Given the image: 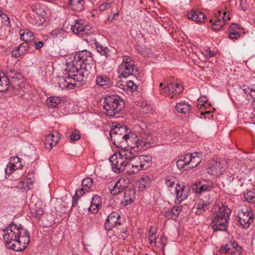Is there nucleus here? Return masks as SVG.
I'll return each mask as SVG.
<instances>
[{"instance_id":"72a5a7b5","label":"nucleus","mask_w":255,"mask_h":255,"mask_svg":"<svg viewBox=\"0 0 255 255\" xmlns=\"http://www.w3.org/2000/svg\"><path fill=\"white\" fill-rule=\"evenodd\" d=\"M243 93L247 95V98L248 100H252L253 108L255 109V90L250 88L243 90Z\"/></svg>"},{"instance_id":"69168bd1","label":"nucleus","mask_w":255,"mask_h":255,"mask_svg":"<svg viewBox=\"0 0 255 255\" xmlns=\"http://www.w3.org/2000/svg\"><path fill=\"white\" fill-rule=\"evenodd\" d=\"M12 55L15 57V54H17V52H16V50L12 51Z\"/></svg>"},{"instance_id":"a211bd4d","label":"nucleus","mask_w":255,"mask_h":255,"mask_svg":"<svg viewBox=\"0 0 255 255\" xmlns=\"http://www.w3.org/2000/svg\"><path fill=\"white\" fill-rule=\"evenodd\" d=\"M212 199L209 195L202 197L197 206L196 213L198 215L202 214L208 209L209 205L212 202Z\"/></svg>"},{"instance_id":"cd10ccee","label":"nucleus","mask_w":255,"mask_h":255,"mask_svg":"<svg viewBox=\"0 0 255 255\" xmlns=\"http://www.w3.org/2000/svg\"><path fill=\"white\" fill-rule=\"evenodd\" d=\"M211 188V186L203 183L202 182H198L194 184L193 187V190L195 192L199 194L208 191Z\"/></svg>"},{"instance_id":"a18cd8bd","label":"nucleus","mask_w":255,"mask_h":255,"mask_svg":"<svg viewBox=\"0 0 255 255\" xmlns=\"http://www.w3.org/2000/svg\"><path fill=\"white\" fill-rule=\"evenodd\" d=\"M240 36V34L238 31H230V33L229 34V37L230 39H238Z\"/></svg>"},{"instance_id":"c9c22d12","label":"nucleus","mask_w":255,"mask_h":255,"mask_svg":"<svg viewBox=\"0 0 255 255\" xmlns=\"http://www.w3.org/2000/svg\"><path fill=\"white\" fill-rule=\"evenodd\" d=\"M61 102V99L58 97H51L47 100V104L49 107L55 108Z\"/></svg>"},{"instance_id":"5701e85b","label":"nucleus","mask_w":255,"mask_h":255,"mask_svg":"<svg viewBox=\"0 0 255 255\" xmlns=\"http://www.w3.org/2000/svg\"><path fill=\"white\" fill-rule=\"evenodd\" d=\"M71 29L74 33L79 34L82 35H84L88 33L86 26L83 25L81 19L76 20L75 24L71 26Z\"/></svg>"},{"instance_id":"6e6d98bb","label":"nucleus","mask_w":255,"mask_h":255,"mask_svg":"<svg viewBox=\"0 0 255 255\" xmlns=\"http://www.w3.org/2000/svg\"><path fill=\"white\" fill-rule=\"evenodd\" d=\"M238 28V25L237 24L232 23L229 27L230 31H233L236 29Z\"/></svg>"},{"instance_id":"864d4df0","label":"nucleus","mask_w":255,"mask_h":255,"mask_svg":"<svg viewBox=\"0 0 255 255\" xmlns=\"http://www.w3.org/2000/svg\"><path fill=\"white\" fill-rule=\"evenodd\" d=\"M43 45V43L42 41H38L35 43V48L36 49L41 48Z\"/></svg>"},{"instance_id":"dca6fc26","label":"nucleus","mask_w":255,"mask_h":255,"mask_svg":"<svg viewBox=\"0 0 255 255\" xmlns=\"http://www.w3.org/2000/svg\"><path fill=\"white\" fill-rule=\"evenodd\" d=\"M175 192L177 201L181 203L188 196L190 190L188 187L178 183L175 188Z\"/></svg>"},{"instance_id":"4be33fe9","label":"nucleus","mask_w":255,"mask_h":255,"mask_svg":"<svg viewBox=\"0 0 255 255\" xmlns=\"http://www.w3.org/2000/svg\"><path fill=\"white\" fill-rule=\"evenodd\" d=\"M102 206L101 198L98 195L94 196L90 206L88 208L90 212L92 213H97Z\"/></svg>"},{"instance_id":"1a4fd4ad","label":"nucleus","mask_w":255,"mask_h":255,"mask_svg":"<svg viewBox=\"0 0 255 255\" xmlns=\"http://www.w3.org/2000/svg\"><path fill=\"white\" fill-rule=\"evenodd\" d=\"M227 168L228 163L225 159L217 158L210 162L208 166L207 172L212 176L219 177L223 174Z\"/></svg>"},{"instance_id":"bb28decb","label":"nucleus","mask_w":255,"mask_h":255,"mask_svg":"<svg viewBox=\"0 0 255 255\" xmlns=\"http://www.w3.org/2000/svg\"><path fill=\"white\" fill-rule=\"evenodd\" d=\"M9 88V81L8 74L0 73V92H5Z\"/></svg>"},{"instance_id":"3c124183","label":"nucleus","mask_w":255,"mask_h":255,"mask_svg":"<svg viewBox=\"0 0 255 255\" xmlns=\"http://www.w3.org/2000/svg\"><path fill=\"white\" fill-rule=\"evenodd\" d=\"M246 2V0H240L241 7L244 10L247 9Z\"/></svg>"},{"instance_id":"7ed1b4c3","label":"nucleus","mask_w":255,"mask_h":255,"mask_svg":"<svg viewBox=\"0 0 255 255\" xmlns=\"http://www.w3.org/2000/svg\"><path fill=\"white\" fill-rule=\"evenodd\" d=\"M3 239L10 250L16 252L23 251L30 241L28 232L23 226L12 223L3 230Z\"/></svg>"},{"instance_id":"20e7f679","label":"nucleus","mask_w":255,"mask_h":255,"mask_svg":"<svg viewBox=\"0 0 255 255\" xmlns=\"http://www.w3.org/2000/svg\"><path fill=\"white\" fill-rule=\"evenodd\" d=\"M231 213V210L227 205L218 206L214 213L211 222L213 231H225L227 229L228 223Z\"/></svg>"},{"instance_id":"f3484780","label":"nucleus","mask_w":255,"mask_h":255,"mask_svg":"<svg viewBox=\"0 0 255 255\" xmlns=\"http://www.w3.org/2000/svg\"><path fill=\"white\" fill-rule=\"evenodd\" d=\"M183 90L182 86L177 84L172 83L162 89V93L166 94H172L171 98H173V95L180 94Z\"/></svg>"},{"instance_id":"338daca9","label":"nucleus","mask_w":255,"mask_h":255,"mask_svg":"<svg viewBox=\"0 0 255 255\" xmlns=\"http://www.w3.org/2000/svg\"><path fill=\"white\" fill-rule=\"evenodd\" d=\"M121 86L125 87V86L123 85V84H120L119 85V87H120Z\"/></svg>"},{"instance_id":"7c9ffc66","label":"nucleus","mask_w":255,"mask_h":255,"mask_svg":"<svg viewBox=\"0 0 255 255\" xmlns=\"http://www.w3.org/2000/svg\"><path fill=\"white\" fill-rule=\"evenodd\" d=\"M66 32L62 28L53 30L50 33L51 38L62 40L66 37Z\"/></svg>"},{"instance_id":"6e6552de","label":"nucleus","mask_w":255,"mask_h":255,"mask_svg":"<svg viewBox=\"0 0 255 255\" xmlns=\"http://www.w3.org/2000/svg\"><path fill=\"white\" fill-rule=\"evenodd\" d=\"M128 132L126 127L115 126L111 129L110 133L113 143L121 149L127 148L124 145Z\"/></svg>"},{"instance_id":"4c0bfd02","label":"nucleus","mask_w":255,"mask_h":255,"mask_svg":"<svg viewBox=\"0 0 255 255\" xmlns=\"http://www.w3.org/2000/svg\"><path fill=\"white\" fill-rule=\"evenodd\" d=\"M32 214L33 217L39 220L44 214V208L36 205L35 209L32 212Z\"/></svg>"},{"instance_id":"ea45409f","label":"nucleus","mask_w":255,"mask_h":255,"mask_svg":"<svg viewBox=\"0 0 255 255\" xmlns=\"http://www.w3.org/2000/svg\"><path fill=\"white\" fill-rule=\"evenodd\" d=\"M245 200L249 202L255 203V192L249 191L244 195Z\"/></svg>"},{"instance_id":"2eb2a0df","label":"nucleus","mask_w":255,"mask_h":255,"mask_svg":"<svg viewBox=\"0 0 255 255\" xmlns=\"http://www.w3.org/2000/svg\"><path fill=\"white\" fill-rule=\"evenodd\" d=\"M128 187V183L124 179L118 180L114 185L109 186L111 193L114 195H117L123 191H125Z\"/></svg>"},{"instance_id":"c756f323","label":"nucleus","mask_w":255,"mask_h":255,"mask_svg":"<svg viewBox=\"0 0 255 255\" xmlns=\"http://www.w3.org/2000/svg\"><path fill=\"white\" fill-rule=\"evenodd\" d=\"M20 39L25 42H31L34 39V35L32 32L27 29H21L19 31Z\"/></svg>"},{"instance_id":"ddd939ff","label":"nucleus","mask_w":255,"mask_h":255,"mask_svg":"<svg viewBox=\"0 0 255 255\" xmlns=\"http://www.w3.org/2000/svg\"><path fill=\"white\" fill-rule=\"evenodd\" d=\"M121 216L119 213L112 212L108 217L105 223V228L107 231H110L114 227L121 225Z\"/></svg>"},{"instance_id":"aec40b11","label":"nucleus","mask_w":255,"mask_h":255,"mask_svg":"<svg viewBox=\"0 0 255 255\" xmlns=\"http://www.w3.org/2000/svg\"><path fill=\"white\" fill-rule=\"evenodd\" d=\"M135 190L133 189H126L124 192V198L121 201V204L123 206H127L134 201Z\"/></svg>"},{"instance_id":"473e14b6","label":"nucleus","mask_w":255,"mask_h":255,"mask_svg":"<svg viewBox=\"0 0 255 255\" xmlns=\"http://www.w3.org/2000/svg\"><path fill=\"white\" fill-rule=\"evenodd\" d=\"M95 45L98 52L101 55L105 56L106 57L110 56V50L107 47H104L99 42L96 41Z\"/></svg>"},{"instance_id":"2f4dec72","label":"nucleus","mask_w":255,"mask_h":255,"mask_svg":"<svg viewBox=\"0 0 255 255\" xmlns=\"http://www.w3.org/2000/svg\"><path fill=\"white\" fill-rule=\"evenodd\" d=\"M175 109L178 113L187 114L190 113L191 108L189 105L181 102L176 104Z\"/></svg>"},{"instance_id":"5fc2aeb1","label":"nucleus","mask_w":255,"mask_h":255,"mask_svg":"<svg viewBox=\"0 0 255 255\" xmlns=\"http://www.w3.org/2000/svg\"><path fill=\"white\" fill-rule=\"evenodd\" d=\"M206 103V102H202V101L198 100V103H197V107L198 108H202L204 106V104Z\"/></svg>"},{"instance_id":"9b49d317","label":"nucleus","mask_w":255,"mask_h":255,"mask_svg":"<svg viewBox=\"0 0 255 255\" xmlns=\"http://www.w3.org/2000/svg\"><path fill=\"white\" fill-rule=\"evenodd\" d=\"M239 223L244 229H247L253 222L254 215L250 207L245 206L238 214Z\"/></svg>"},{"instance_id":"a19ab883","label":"nucleus","mask_w":255,"mask_h":255,"mask_svg":"<svg viewBox=\"0 0 255 255\" xmlns=\"http://www.w3.org/2000/svg\"><path fill=\"white\" fill-rule=\"evenodd\" d=\"M156 231H153L151 228L149 231L148 240L150 245L153 243L154 244H156Z\"/></svg>"},{"instance_id":"09e8293b","label":"nucleus","mask_w":255,"mask_h":255,"mask_svg":"<svg viewBox=\"0 0 255 255\" xmlns=\"http://www.w3.org/2000/svg\"><path fill=\"white\" fill-rule=\"evenodd\" d=\"M86 191L87 190H85L83 187H82L81 188L76 190L75 196L79 198L82 196Z\"/></svg>"},{"instance_id":"4d7b16f0","label":"nucleus","mask_w":255,"mask_h":255,"mask_svg":"<svg viewBox=\"0 0 255 255\" xmlns=\"http://www.w3.org/2000/svg\"><path fill=\"white\" fill-rule=\"evenodd\" d=\"M254 109V110L251 114L250 119L253 123H255V109Z\"/></svg>"},{"instance_id":"0eeeda50","label":"nucleus","mask_w":255,"mask_h":255,"mask_svg":"<svg viewBox=\"0 0 255 255\" xmlns=\"http://www.w3.org/2000/svg\"><path fill=\"white\" fill-rule=\"evenodd\" d=\"M119 73L124 78H127L130 75H134L137 78L139 75L138 69L135 66L134 61L131 57L129 56H124L123 62L119 66Z\"/></svg>"},{"instance_id":"393cba45","label":"nucleus","mask_w":255,"mask_h":255,"mask_svg":"<svg viewBox=\"0 0 255 255\" xmlns=\"http://www.w3.org/2000/svg\"><path fill=\"white\" fill-rule=\"evenodd\" d=\"M138 138V136L134 133L128 132L125 143H127L131 148L135 147L138 148L139 139Z\"/></svg>"},{"instance_id":"603ef678","label":"nucleus","mask_w":255,"mask_h":255,"mask_svg":"<svg viewBox=\"0 0 255 255\" xmlns=\"http://www.w3.org/2000/svg\"><path fill=\"white\" fill-rule=\"evenodd\" d=\"M165 184L168 187H172L174 185V181L169 179H166Z\"/></svg>"},{"instance_id":"9d476101","label":"nucleus","mask_w":255,"mask_h":255,"mask_svg":"<svg viewBox=\"0 0 255 255\" xmlns=\"http://www.w3.org/2000/svg\"><path fill=\"white\" fill-rule=\"evenodd\" d=\"M6 73L8 74L9 86L13 89H21L24 86V80L22 75L14 71L12 68H7Z\"/></svg>"},{"instance_id":"de8ad7c7","label":"nucleus","mask_w":255,"mask_h":255,"mask_svg":"<svg viewBox=\"0 0 255 255\" xmlns=\"http://www.w3.org/2000/svg\"><path fill=\"white\" fill-rule=\"evenodd\" d=\"M111 2H107L101 4L99 9L100 11H104L111 6Z\"/></svg>"},{"instance_id":"39448f33","label":"nucleus","mask_w":255,"mask_h":255,"mask_svg":"<svg viewBox=\"0 0 255 255\" xmlns=\"http://www.w3.org/2000/svg\"><path fill=\"white\" fill-rule=\"evenodd\" d=\"M123 100L117 95H111L106 97L104 108L108 116L113 117L119 114L124 108Z\"/></svg>"},{"instance_id":"680f3d73","label":"nucleus","mask_w":255,"mask_h":255,"mask_svg":"<svg viewBox=\"0 0 255 255\" xmlns=\"http://www.w3.org/2000/svg\"><path fill=\"white\" fill-rule=\"evenodd\" d=\"M165 240H166V238H165V237H164V236H161V237L160 241H161V243H162L163 246L164 245V243L165 241Z\"/></svg>"},{"instance_id":"e433bc0d","label":"nucleus","mask_w":255,"mask_h":255,"mask_svg":"<svg viewBox=\"0 0 255 255\" xmlns=\"http://www.w3.org/2000/svg\"><path fill=\"white\" fill-rule=\"evenodd\" d=\"M224 14V16L223 17V18L222 19H219L215 21L212 24V28L213 30H214L215 31H218L221 29L223 26V25L225 24V18L226 13L225 12Z\"/></svg>"},{"instance_id":"b1692460","label":"nucleus","mask_w":255,"mask_h":255,"mask_svg":"<svg viewBox=\"0 0 255 255\" xmlns=\"http://www.w3.org/2000/svg\"><path fill=\"white\" fill-rule=\"evenodd\" d=\"M187 16L188 18L199 22L204 21L206 18L205 15L198 10H192L187 13Z\"/></svg>"},{"instance_id":"c85d7f7f","label":"nucleus","mask_w":255,"mask_h":255,"mask_svg":"<svg viewBox=\"0 0 255 255\" xmlns=\"http://www.w3.org/2000/svg\"><path fill=\"white\" fill-rule=\"evenodd\" d=\"M85 2L84 0H69L68 5L72 6V9L81 11L84 9Z\"/></svg>"},{"instance_id":"412c9836","label":"nucleus","mask_w":255,"mask_h":255,"mask_svg":"<svg viewBox=\"0 0 255 255\" xmlns=\"http://www.w3.org/2000/svg\"><path fill=\"white\" fill-rule=\"evenodd\" d=\"M59 139V133L57 132L55 133H51L47 135L45 142L46 148L51 149L56 145Z\"/></svg>"},{"instance_id":"774afa93","label":"nucleus","mask_w":255,"mask_h":255,"mask_svg":"<svg viewBox=\"0 0 255 255\" xmlns=\"http://www.w3.org/2000/svg\"><path fill=\"white\" fill-rule=\"evenodd\" d=\"M162 85H163L162 83H160V87H162Z\"/></svg>"},{"instance_id":"4468645a","label":"nucleus","mask_w":255,"mask_h":255,"mask_svg":"<svg viewBox=\"0 0 255 255\" xmlns=\"http://www.w3.org/2000/svg\"><path fill=\"white\" fill-rule=\"evenodd\" d=\"M22 168L20 159L18 156H14L10 158V161L5 169L6 174L10 175L13 171Z\"/></svg>"},{"instance_id":"58836bf2","label":"nucleus","mask_w":255,"mask_h":255,"mask_svg":"<svg viewBox=\"0 0 255 255\" xmlns=\"http://www.w3.org/2000/svg\"><path fill=\"white\" fill-rule=\"evenodd\" d=\"M93 184L92 178L87 177L82 180V186L85 190H88Z\"/></svg>"},{"instance_id":"79ce46f5","label":"nucleus","mask_w":255,"mask_h":255,"mask_svg":"<svg viewBox=\"0 0 255 255\" xmlns=\"http://www.w3.org/2000/svg\"><path fill=\"white\" fill-rule=\"evenodd\" d=\"M0 16L2 19V22L4 26H10V19L8 17L7 15L5 13H2L0 14Z\"/></svg>"},{"instance_id":"052dcab7","label":"nucleus","mask_w":255,"mask_h":255,"mask_svg":"<svg viewBox=\"0 0 255 255\" xmlns=\"http://www.w3.org/2000/svg\"><path fill=\"white\" fill-rule=\"evenodd\" d=\"M230 245H231V246H233V247L235 248L237 251H239V250H238V249H241V248L237 245V243H233L232 244H230Z\"/></svg>"},{"instance_id":"f704fd0d","label":"nucleus","mask_w":255,"mask_h":255,"mask_svg":"<svg viewBox=\"0 0 255 255\" xmlns=\"http://www.w3.org/2000/svg\"><path fill=\"white\" fill-rule=\"evenodd\" d=\"M28 42H25L20 44L16 49V52H17V54H15V57H18L19 56L25 53L28 49Z\"/></svg>"},{"instance_id":"49530a36","label":"nucleus","mask_w":255,"mask_h":255,"mask_svg":"<svg viewBox=\"0 0 255 255\" xmlns=\"http://www.w3.org/2000/svg\"><path fill=\"white\" fill-rule=\"evenodd\" d=\"M127 86L132 92L137 90V86L132 81H129L127 82Z\"/></svg>"},{"instance_id":"a878e982","label":"nucleus","mask_w":255,"mask_h":255,"mask_svg":"<svg viewBox=\"0 0 255 255\" xmlns=\"http://www.w3.org/2000/svg\"><path fill=\"white\" fill-rule=\"evenodd\" d=\"M182 209L181 206H174L171 209L168 210L165 213L164 216L167 219H175L178 217Z\"/></svg>"},{"instance_id":"423d86ee","label":"nucleus","mask_w":255,"mask_h":255,"mask_svg":"<svg viewBox=\"0 0 255 255\" xmlns=\"http://www.w3.org/2000/svg\"><path fill=\"white\" fill-rule=\"evenodd\" d=\"M200 153H187L183 159L176 162L177 166L180 171H188L195 168L201 162Z\"/></svg>"},{"instance_id":"c03bdc74","label":"nucleus","mask_w":255,"mask_h":255,"mask_svg":"<svg viewBox=\"0 0 255 255\" xmlns=\"http://www.w3.org/2000/svg\"><path fill=\"white\" fill-rule=\"evenodd\" d=\"M141 110L142 113L144 114H148L150 112L151 108L148 104H145L144 105H142Z\"/></svg>"},{"instance_id":"6ab92c4d","label":"nucleus","mask_w":255,"mask_h":255,"mask_svg":"<svg viewBox=\"0 0 255 255\" xmlns=\"http://www.w3.org/2000/svg\"><path fill=\"white\" fill-rule=\"evenodd\" d=\"M96 82L98 85L104 89L110 88L113 83L112 80L106 75L97 76Z\"/></svg>"},{"instance_id":"e2e57ef3","label":"nucleus","mask_w":255,"mask_h":255,"mask_svg":"<svg viewBox=\"0 0 255 255\" xmlns=\"http://www.w3.org/2000/svg\"><path fill=\"white\" fill-rule=\"evenodd\" d=\"M215 55V54L214 52L211 51H209V56L210 57H214Z\"/></svg>"},{"instance_id":"13d9d810","label":"nucleus","mask_w":255,"mask_h":255,"mask_svg":"<svg viewBox=\"0 0 255 255\" xmlns=\"http://www.w3.org/2000/svg\"><path fill=\"white\" fill-rule=\"evenodd\" d=\"M127 237V234L125 235L121 233V234L119 236V239L123 240L124 241L125 240Z\"/></svg>"},{"instance_id":"f8f14e48","label":"nucleus","mask_w":255,"mask_h":255,"mask_svg":"<svg viewBox=\"0 0 255 255\" xmlns=\"http://www.w3.org/2000/svg\"><path fill=\"white\" fill-rule=\"evenodd\" d=\"M138 149L145 150L151 146L153 142L152 135L148 132H143L138 135Z\"/></svg>"},{"instance_id":"f03ea898","label":"nucleus","mask_w":255,"mask_h":255,"mask_svg":"<svg viewBox=\"0 0 255 255\" xmlns=\"http://www.w3.org/2000/svg\"><path fill=\"white\" fill-rule=\"evenodd\" d=\"M94 68L92 53L86 50L79 51L75 55L73 62L67 64L60 83L64 84L65 87L72 88L76 81H84Z\"/></svg>"},{"instance_id":"8fccbe9b","label":"nucleus","mask_w":255,"mask_h":255,"mask_svg":"<svg viewBox=\"0 0 255 255\" xmlns=\"http://www.w3.org/2000/svg\"><path fill=\"white\" fill-rule=\"evenodd\" d=\"M231 247V245H230V244L223 245L221 247L220 252L221 253H227L228 251L230 250Z\"/></svg>"},{"instance_id":"0e129e2a","label":"nucleus","mask_w":255,"mask_h":255,"mask_svg":"<svg viewBox=\"0 0 255 255\" xmlns=\"http://www.w3.org/2000/svg\"><path fill=\"white\" fill-rule=\"evenodd\" d=\"M127 231H128L127 229L125 228V229H123L122 231H121V233L126 235V234H127Z\"/></svg>"},{"instance_id":"37998d69","label":"nucleus","mask_w":255,"mask_h":255,"mask_svg":"<svg viewBox=\"0 0 255 255\" xmlns=\"http://www.w3.org/2000/svg\"><path fill=\"white\" fill-rule=\"evenodd\" d=\"M81 137L80 132L78 130L74 131L71 135L70 139L72 141H76Z\"/></svg>"},{"instance_id":"bf43d9fd","label":"nucleus","mask_w":255,"mask_h":255,"mask_svg":"<svg viewBox=\"0 0 255 255\" xmlns=\"http://www.w3.org/2000/svg\"><path fill=\"white\" fill-rule=\"evenodd\" d=\"M79 198L74 196L73 198L72 206H75L77 204V200Z\"/></svg>"},{"instance_id":"f257e3e1","label":"nucleus","mask_w":255,"mask_h":255,"mask_svg":"<svg viewBox=\"0 0 255 255\" xmlns=\"http://www.w3.org/2000/svg\"><path fill=\"white\" fill-rule=\"evenodd\" d=\"M110 161L114 172H126L130 175L148 169L151 165L152 158L149 155L134 156L131 149L123 148L113 154Z\"/></svg>"}]
</instances>
